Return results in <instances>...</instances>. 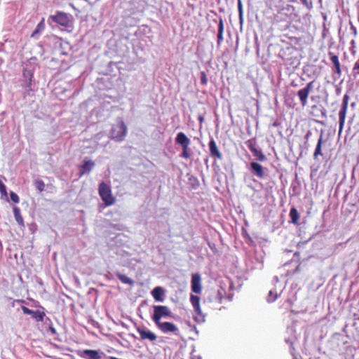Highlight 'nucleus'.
<instances>
[{"instance_id": "obj_6", "label": "nucleus", "mask_w": 359, "mask_h": 359, "mask_svg": "<svg viewBox=\"0 0 359 359\" xmlns=\"http://www.w3.org/2000/svg\"><path fill=\"white\" fill-rule=\"evenodd\" d=\"M314 80L309 82L304 88L297 91V95L300 100V103L302 105V107H305L308 103V97L310 92L314 88Z\"/></svg>"}, {"instance_id": "obj_23", "label": "nucleus", "mask_w": 359, "mask_h": 359, "mask_svg": "<svg viewBox=\"0 0 359 359\" xmlns=\"http://www.w3.org/2000/svg\"><path fill=\"white\" fill-rule=\"evenodd\" d=\"M323 142V134L321 133L318 140V142H317V144H316L314 153H313V158L314 159H317L318 156L322 155L321 147H322Z\"/></svg>"}, {"instance_id": "obj_11", "label": "nucleus", "mask_w": 359, "mask_h": 359, "mask_svg": "<svg viewBox=\"0 0 359 359\" xmlns=\"http://www.w3.org/2000/svg\"><path fill=\"white\" fill-rule=\"evenodd\" d=\"M21 309L23 313L30 315L32 318L35 319L37 322H41L43 320V318L45 316V313L43 311H40L39 310L33 311L24 306H22Z\"/></svg>"}, {"instance_id": "obj_34", "label": "nucleus", "mask_w": 359, "mask_h": 359, "mask_svg": "<svg viewBox=\"0 0 359 359\" xmlns=\"http://www.w3.org/2000/svg\"><path fill=\"white\" fill-rule=\"evenodd\" d=\"M349 100V96L347 94H345L342 99L341 107H348Z\"/></svg>"}, {"instance_id": "obj_49", "label": "nucleus", "mask_w": 359, "mask_h": 359, "mask_svg": "<svg viewBox=\"0 0 359 359\" xmlns=\"http://www.w3.org/2000/svg\"><path fill=\"white\" fill-rule=\"evenodd\" d=\"M292 86L295 87L297 85L296 84H294L293 83H292Z\"/></svg>"}, {"instance_id": "obj_35", "label": "nucleus", "mask_w": 359, "mask_h": 359, "mask_svg": "<svg viewBox=\"0 0 359 359\" xmlns=\"http://www.w3.org/2000/svg\"><path fill=\"white\" fill-rule=\"evenodd\" d=\"M238 12H239V20H240L241 23H242V22H243V10H242V4H241V2L240 0H238Z\"/></svg>"}, {"instance_id": "obj_33", "label": "nucleus", "mask_w": 359, "mask_h": 359, "mask_svg": "<svg viewBox=\"0 0 359 359\" xmlns=\"http://www.w3.org/2000/svg\"><path fill=\"white\" fill-rule=\"evenodd\" d=\"M201 83L203 84V85H206L207 83H208V78H207V76H206V74L204 72H202L201 73Z\"/></svg>"}, {"instance_id": "obj_37", "label": "nucleus", "mask_w": 359, "mask_h": 359, "mask_svg": "<svg viewBox=\"0 0 359 359\" xmlns=\"http://www.w3.org/2000/svg\"><path fill=\"white\" fill-rule=\"evenodd\" d=\"M353 71V72L359 71V59L354 64ZM357 74H359V72H357Z\"/></svg>"}, {"instance_id": "obj_2", "label": "nucleus", "mask_w": 359, "mask_h": 359, "mask_svg": "<svg viewBox=\"0 0 359 359\" xmlns=\"http://www.w3.org/2000/svg\"><path fill=\"white\" fill-rule=\"evenodd\" d=\"M71 15L62 11H57L55 15H50L48 19V23L52 25L53 23L60 25L65 27L70 26Z\"/></svg>"}, {"instance_id": "obj_9", "label": "nucleus", "mask_w": 359, "mask_h": 359, "mask_svg": "<svg viewBox=\"0 0 359 359\" xmlns=\"http://www.w3.org/2000/svg\"><path fill=\"white\" fill-rule=\"evenodd\" d=\"M156 326L164 333L172 332L177 334L179 329L172 323L170 322H159L156 323Z\"/></svg>"}, {"instance_id": "obj_43", "label": "nucleus", "mask_w": 359, "mask_h": 359, "mask_svg": "<svg viewBox=\"0 0 359 359\" xmlns=\"http://www.w3.org/2000/svg\"><path fill=\"white\" fill-rule=\"evenodd\" d=\"M285 341L287 344H292V341L291 339H285Z\"/></svg>"}, {"instance_id": "obj_19", "label": "nucleus", "mask_w": 359, "mask_h": 359, "mask_svg": "<svg viewBox=\"0 0 359 359\" xmlns=\"http://www.w3.org/2000/svg\"><path fill=\"white\" fill-rule=\"evenodd\" d=\"M95 166V163L91 161H85L83 164L79 168L80 176L83 175L86 173L90 172Z\"/></svg>"}, {"instance_id": "obj_41", "label": "nucleus", "mask_w": 359, "mask_h": 359, "mask_svg": "<svg viewBox=\"0 0 359 359\" xmlns=\"http://www.w3.org/2000/svg\"><path fill=\"white\" fill-rule=\"evenodd\" d=\"M63 46H65L67 48L69 47V44L67 42L61 43V46L62 47Z\"/></svg>"}, {"instance_id": "obj_15", "label": "nucleus", "mask_w": 359, "mask_h": 359, "mask_svg": "<svg viewBox=\"0 0 359 359\" xmlns=\"http://www.w3.org/2000/svg\"><path fill=\"white\" fill-rule=\"evenodd\" d=\"M137 330L143 340L149 339L154 341L156 339V335L149 330L138 327Z\"/></svg>"}, {"instance_id": "obj_16", "label": "nucleus", "mask_w": 359, "mask_h": 359, "mask_svg": "<svg viewBox=\"0 0 359 359\" xmlns=\"http://www.w3.org/2000/svg\"><path fill=\"white\" fill-rule=\"evenodd\" d=\"M165 290L161 287H156L151 291V294L156 302H163L164 301Z\"/></svg>"}, {"instance_id": "obj_26", "label": "nucleus", "mask_w": 359, "mask_h": 359, "mask_svg": "<svg viewBox=\"0 0 359 359\" xmlns=\"http://www.w3.org/2000/svg\"><path fill=\"white\" fill-rule=\"evenodd\" d=\"M13 214H14V217H15V221L17 222V223L19 225L24 226L23 218L20 214V210L18 207L15 206L13 208Z\"/></svg>"}, {"instance_id": "obj_22", "label": "nucleus", "mask_w": 359, "mask_h": 359, "mask_svg": "<svg viewBox=\"0 0 359 359\" xmlns=\"http://www.w3.org/2000/svg\"><path fill=\"white\" fill-rule=\"evenodd\" d=\"M32 73L30 70H24L23 77L25 79L23 86L26 88H29L32 83Z\"/></svg>"}, {"instance_id": "obj_8", "label": "nucleus", "mask_w": 359, "mask_h": 359, "mask_svg": "<svg viewBox=\"0 0 359 359\" xmlns=\"http://www.w3.org/2000/svg\"><path fill=\"white\" fill-rule=\"evenodd\" d=\"M103 355L102 352L92 349H84L79 352V355L85 359H102Z\"/></svg>"}, {"instance_id": "obj_46", "label": "nucleus", "mask_w": 359, "mask_h": 359, "mask_svg": "<svg viewBox=\"0 0 359 359\" xmlns=\"http://www.w3.org/2000/svg\"><path fill=\"white\" fill-rule=\"evenodd\" d=\"M358 21H359V6H358Z\"/></svg>"}, {"instance_id": "obj_12", "label": "nucleus", "mask_w": 359, "mask_h": 359, "mask_svg": "<svg viewBox=\"0 0 359 359\" xmlns=\"http://www.w3.org/2000/svg\"><path fill=\"white\" fill-rule=\"evenodd\" d=\"M329 55H330V60L333 64L332 72L334 74H337V79H339L341 75V69L339 57L332 52H329Z\"/></svg>"}, {"instance_id": "obj_20", "label": "nucleus", "mask_w": 359, "mask_h": 359, "mask_svg": "<svg viewBox=\"0 0 359 359\" xmlns=\"http://www.w3.org/2000/svg\"><path fill=\"white\" fill-rule=\"evenodd\" d=\"M175 142L182 147L184 145H190L191 140L184 133L180 132L177 134Z\"/></svg>"}, {"instance_id": "obj_28", "label": "nucleus", "mask_w": 359, "mask_h": 359, "mask_svg": "<svg viewBox=\"0 0 359 359\" xmlns=\"http://www.w3.org/2000/svg\"><path fill=\"white\" fill-rule=\"evenodd\" d=\"M280 295V293H278L275 290H271L269 292V294L267 296V302H273Z\"/></svg>"}, {"instance_id": "obj_47", "label": "nucleus", "mask_w": 359, "mask_h": 359, "mask_svg": "<svg viewBox=\"0 0 359 359\" xmlns=\"http://www.w3.org/2000/svg\"><path fill=\"white\" fill-rule=\"evenodd\" d=\"M17 302H24L25 301H24V300L20 299V300H17Z\"/></svg>"}, {"instance_id": "obj_4", "label": "nucleus", "mask_w": 359, "mask_h": 359, "mask_svg": "<svg viewBox=\"0 0 359 359\" xmlns=\"http://www.w3.org/2000/svg\"><path fill=\"white\" fill-rule=\"evenodd\" d=\"M171 314V311L168 306L156 305L154 306L152 320L155 323H158L163 317H170Z\"/></svg>"}, {"instance_id": "obj_38", "label": "nucleus", "mask_w": 359, "mask_h": 359, "mask_svg": "<svg viewBox=\"0 0 359 359\" xmlns=\"http://www.w3.org/2000/svg\"><path fill=\"white\" fill-rule=\"evenodd\" d=\"M48 331H50L53 334H57L55 328L53 327V326H50L48 327Z\"/></svg>"}, {"instance_id": "obj_30", "label": "nucleus", "mask_w": 359, "mask_h": 359, "mask_svg": "<svg viewBox=\"0 0 359 359\" xmlns=\"http://www.w3.org/2000/svg\"><path fill=\"white\" fill-rule=\"evenodd\" d=\"M300 1L307 8L308 10L311 11L313 8V3L311 0H300Z\"/></svg>"}, {"instance_id": "obj_44", "label": "nucleus", "mask_w": 359, "mask_h": 359, "mask_svg": "<svg viewBox=\"0 0 359 359\" xmlns=\"http://www.w3.org/2000/svg\"><path fill=\"white\" fill-rule=\"evenodd\" d=\"M311 133L310 131H309V132L306 134V135H305V138H306V140H308V139H309V136L311 135Z\"/></svg>"}, {"instance_id": "obj_42", "label": "nucleus", "mask_w": 359, "mask_h": 359, "mask_svg": "<svg viewBox=\"0 0 359 359\" xmlns=\"http://www.w3.org/2000/svg\"><path fill=\"white\" fill-rule=\"evenodd\" d=\"M198 120L200 123H202L204 121V118L202 116H199Z\"/></svg>"}, {"instance_id": "obj_18", "label": "nucleus", "mask_w": 359, "mask_h": 359, "mask_svg": "<svg viewBox=\"0 0 359 359\" xmlns=\"http://www.w3.org/2000/svg\"><path fill=\"white\" fill-rule=\"evenodd\" d=\"M222 299V293L219 290H210L207 299L210 302L221 303Z\"/></svg>"}, {"instance_id": "obj_27", "label": "nucleus", "mask_w": 359, "mask_h": 359, "mask_svg": "<svg viewBox=\"0 0 359 359\" xmlns=\"http://www.w3.org/2000/svg\"><path fill=\"white\" fill-rule=\"evenodd\" d=\"M290 217L291 219V222L297 224H298L299 219V214L296 208H292L290 211Z\"/></svg>"}, {"instance_id": "obj_48", "label": "nucleus", "mask_w": 359, "mask_h": 359, "mask_svg": "<svg viewBox=\"0 0 359 359\" xmlns=\"http://www.w3.org/2000/svg\"><path fill=\"white\" fill-rule=\"evenodd\" d=\"M194 359H201V358L200 356H198V357H196V358H194Z\"/></svg>"}, {"instance_id": "obj_17", "label": "nucleus", "mask_w": 359, "mask_h": 359, "mask_svg": "<svg viewBox=\"0 0 359 359\" xmlns=\"http://www.w3.org/2000/svg\"><path fill=\"white\" fill-rule=\"evenodd\" d=\"M348 107H344L341 106V109L339 111V134H341L344 126L345 123V119L346 116Z\"/></svg>"}, {"instance_id": "obj_10", "label": "nucleus", "mask_w": 359, "mask_h": 359, "mask_svg": "<svg viewBox=\"0 0 359 359\" xmlns=\"http://www.w3.org/2000/svg\"><path fill=\"white\" fill-rule=\"evenodd\" d=\"M248 149L252 152L255 159L257 161L264 162L266 161V156L264 154L262 150L258 149L255 147V144L252 143L251 140H249L247 142Z\"/></svg>"}, {"instance_id": "obj_36", "label": "nucleus", "mask_w": 359, "mask_h": 359, "mask_svg": "<svg viewBox=\"0 0 359 359\" xmlns=\"http://www.w3.org/2000/svg\"><path fill=\"white\" fill-rule=\"evenodd\" d=\"M180 156L187 159L191 157V153L182 151V154H180Z\"/></svg>"}, {"instance_id": "obj_1", "label": "nucleus", "mask_w": 359, "mask_h": 359, "mask_svg": "<svg viewBox=\"0 0 359 359\" xmlns=\"http://www.w3.org/2000/svg\"><path fill=\"white\" fill-rule=\"evenodd\" d=\"M128 133V128L123 121L118 118L116 123L113 125L110 131L111 139L116 142H122Z\"/></svg>"}, {"instance_id": "obj_21", "label": "nucleus", "mask_w": 359, "mask_h": 359, "mask_svg": "<svg viewBox=\"0 0 359 359\" xmlns=\"http://www.w3.org/2000/svg\"><path fill=\"white\" fill-rule=\"evenodd\" d=\"M45 29L44 19L43 18L41 22L38 23L36 27L31 34V37L34 39H39V35Z\"/></svg>"}, {"instance_id": "obj_14", "label": "nucleus", "mask_w": 359, "mask_h": 359, "mask_svg": "<svg viewBox=\"0 0 359 359\" xmlns=\"http://www.w3.org/2000/svg\"><path fill=\"white\" fill-rule=\"evenodd\" d=\"M201 276L199 274H193L191 277V290L193 292L200 294L202 290L201 283Z\"/></svg>"}, {"instance_id": "obj_5", "label": "nucleus", "mask_w": 359, "mask_h": 359, "mask_svg": "<svg viewBox=\"0 0 359 359\" xmlns=\"http://www.w3.org/2000/svg\"><path fill=\"white\" fill-rule=\"evenodd\" d=\"M190 302L196 314V316H194L195 321L198 323L205 322V316L203 314L200 306V297L191 294L190 295Z\"/></svg>"}, {"instance_id": "obj_3", "label": "nucleus", "mask_w": 359, "mask_h": 359, "mask_svg": "<svg viewBox=\"0 0 359 359\" xmlns=\"http://www.w3.org/2000/svg\"><path fill=\"white\" fill-rule=\"evenodd\" d=\"M99 194L106 205H111L114 203L115 199L112 196L111 188L104 182L99 185Z\"/></svg>"}, {"instance_id": "obj_29", "label": "nucleus", "mask_w": 359, "mask_h": 359, "mask_svg": "<svg viewBox=\"0 0 359 359\" xmlns=\"http://www.w3.org/2000/svg\"><path fill=\"white\" fill-rule=\"evenodd\" d=\"M34 186L40 192L44 190L45 183L41 180H36L34 181Z\"/></svg>"}, {"instance_id": "obj_32", "label": "nucleus", "mask_w": 359, "mask_h": 359, "mask_svg": "<svg viewBox=\"0 0 359 359\" xmlns=\"http://www.w3.org/2000/svg\"><path fill=\"white\" fill-rule=\"evenodd\" d=\"M0 193L2 196H7L6 187V185L0 180Z\"/></svg>"}, {"instance_id": "obj_7", "label": "nucleus", "mask_w": 359, "mask_h": 359, "mask_svg": "<svg viewBox=\"0 0 359 359\" xmlns=\"http://www.w3.org/2000/svg\"><path fill=\"white\" fill-rule=\"evenodd\" d=\"M249 170L255 176L259 179H264L266 176L267 168L263 167L257 162H251L250 163Z\"/></svg>"}, {"instance_id": "obj_39", "label": "nucleus", "mask_w": 359, "mask_h": 359, "mask_svg": "<svg viewBox=\"0 0 359 359\" xmlns=\"http://www.w3.org/2000/svg\"><path fill=\"white\" fill-rule=\"evenodd\" d=\"M182 151H187V152H190V149H189V145H184V146H182Z\"/></svg>"}, {"instance_id": "obj_40", "label": "nucleus", "mask_w": 359, "mask_h": 359, "mask_svg": "<svg viewBox=\"0 0 359 359\" xmlns=\"http://www.w3.org/2000/svg\"><path fill=\"white\" fill-rule=\"evenodd\" d=\"M351 29L352 30L353 34L355 36L357 34V30L356 28L353 25H351Z\"/></svg>"}, {"instance_id": "obj_13", "label": "nucleus", "mask_w": 359, "mask_h": 359, "mask_svg": "<svg viewBox=\"0 0 359 359\" xmlns=\"http://www.w3.org/2000/svg\"><path fill=\"white\" fill-rule=\"evenodd\" d=\"M208 146L211 157L221 160L222 158V154L219 151L217 144L212 137L210 138Z\"/></svg>"}, {"instance_id": "obj_31", "label": "nucleus", "mask_w": 359, "mask_h": 359, "mask_svg": "<svg viewBox=\"0 0 359 359\" xmlns=\"http://www.w3.org/2000/svg\"><path fill=\"white\" fill-rule=\"evenodd\" d=\"M10 197H11V200L15 203H18L19 201H20V198H19V196L17 195V194H15V192L13 191H11L10 193Z\"/></svg>"}, {"instance_id": "obj_45", "label": "nucleus", "mask_w": 359, "mask_h": 359, "mask_svg": "<svg viewBox=\"0 0 359 359\" xmlns=\"http://www.w3.org/2000/svg\"><path fill=\"white\" fill-rule=\"evenodd\" d=\"M273 280H274V281H276V283H278L279 280H278V276H275V277L273 278Z\"/></svg>"}, {"instance_id": "obj_25", "label": "nucleus", "mask_w": 359, "mask_h": 359, "mask_svg": "<svg viewBox=\"0 0 359 359\" xmlns=\"http://www.w3.org/2000/svg\"><path fill=\"white\" fill-rule=\"evenodd\" d=\"M116 277L124 284H127L129 285H133L135 282L133 279L130 278L127 276L122 274L120 272L116 273Z\"/></svg>"}, {"instance_id": "obj_24", "label": "nucleus", "mask_w": 359, "mask_h": 359, "mask_svg": "<svg viewBox=\"0 0 359 359\" xmlns=\"http://www.w3.org/2000/svg\"><path fill=\"white\" fill-rule=\"evenodd\" d=\"M223 32H224V22L222 18L219 19L218 24V33H217V46H220L223 41Z\"/></svg>"}]
</instances>
